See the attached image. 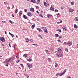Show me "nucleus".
I'll list each match as a JSON object with an SVG mask.
<instances>
[{
    "label": "nucleus",
    "instance_id": "nucleus-21",
    "mask_svg": "<svg viewBox=\"0 0 78 78\" xmlns=\"http://www.w3.org/2000/svg\"><path fill=\"white\" fill-rule=\"evenodd\" d=\"M17 12H18V9H16L15 10V13H16V14H17Z\"/></svg>",
    "mask_w": 78,
    "mask_h": 78
},
{
    "label": "nucleus",
    "instance_id": "nucleus-43",
    "mask_svg": "<svg viewBox=\"0 0 78 78\" xmlns=\"http://www.w3.org/2000/svg\"><path fill=\"white\" fill-rule=\"evenodd\" d=\"M49 50L51 51H52V49L51 48H49Z\"/></svg>",
    "mask_w": 78,
    "mask_h": 78
},
{
    "label": "nucleus",
    "instance_id": "nucleus-6",
    "mask_svg": "<svg viewBox=\"0 0 78 78\" xmlns=\"http://www.w3.org/2000/svg\"><path fill=\"white\" fill-rule=\"evenodd\" d=\"M11 58H9L8 59H9L8 60H7L6 62V64H7L8 62H10V61H11Z\"/></svg>",
    "mask_w": 78,
    "mask_h": 78
},
{
    "label": "nucleus",
    "instance_id": "nucleus-8",
    "mask_svg": "<svg viewBox=\"0 0 78 78\" xmlns=\"http://www.w3.org/2000/svg\"><path fill=\"white\" fill-rule=\"evenodd\" d=\"M44 6H49V4H47V3H46V2H44Z\"/></svg>",
    "mask_w": 78,
    "mask_h": 78
},
{
    "label": "nucleus",
    "instance_id": "nucleus-54",
    "mask_svg": "<svg viewBox=\"0 0 78 78\" xmlns=\"http://www.w3.org/2000/svg\"><path fill=\"white\" fill-rule=\"evenodd\" d=\"M16 56L17 58H18V55H16Z\"/></svg>",
    "mask_w": 78,
    "mask_h": 78
},
{
    "label": "nucleus",
    "instance_id": "nucleus-59",
    "mask_svg": "<svg viewBox=\"0 0 78 78\" xmlns=\"http://www.w3.org/2000/svg\"><path fill=\"white\" fill-rule=\"evenodd\" d=\"M14 5H12V7L13 8H14Z\"/></svg>",
    "mask_w": 78,
    "mask_h": 78
},
{
    "label": "nucleus",
    "instance_id": "nucleus-30",
    "mask_svg": "<svg viewBox=\"0 0 78 78\" xmlns=\"http://www.w3.org/2000/svg\"><path fill=\"white\" fill-rule=\"evenodd\" d=\"M65 51H66L67 52H69V51L68 50V49L67 48H65Z\"/></svg>",
    "mask_w": 78,
    "mask_h": 78
},
{
    "label": "nucleus",
    "instance_id": "nucleus-62",
    "mask_svg": "<svg viewBox=\"0 0 78 78\" xmlns=\"http://www.w3.org/2000/svg\"><path fill=\"white\" fill-rule=\"evenodd\" d=\"M5 34H6L7 33L6 32V31H5Z\"/></svg>",
    "mask_w": 78,
    "mask_h": 78
},
{
    "label": "nucleus",
    "instance_id": "nucleus-26",
    "mask_svg": "<svg viewBox=\"0 0 78 78\" xmlns=\"http://www.w3.org/2000/svg\"><path fill=\"white\" fill-rule=\"evenodd\" d=\"M44 32H45L46 33H47V29H45V30H44Z\"/></svg>",
    "mask_w": 78,
    "mask_h": 78
},
{
    "label": "nucleus",
    "instance_id": "nucleus-60",
    "mask_svg": "<svg viewBox=\"0 0 78 78\" xmlns=\"http://www.w3.org/2000/svg\"><path fill=\"white\" fill-rule=\"evenodd\" d=\"M7 8H8L9 9H10V7H8Z\"/></svg>",
    "mask_w": 78,
    "mask_h": 78
},
{
    "label": "nucleus",
    "instance_id": "nucleus-36",
    "mask_svg": "<svg viewBox=\"0 0 78 78\" xmlns=\"http://www.w3.org/2000/svg\"><path fill=\"white\" fill-rule=\"evenodd\" d=\"M46 28V27H42V29L43 30H45V29H46V28Z\"/></svg>",
    "mask_w": 78,
    "mask_h": 78
},
{
    "label": "nucleus",
    "instance_id": "nucleus-9",
    "mask_svg": "<svg viewBox=\"0 0 78 78\" xmlns=\"http://www.w3.org/2000/svg\"><path fill=\"white\" fill-rule=\"evenodd\" d=\"M27 15H28V16H29L30 17H31V16H32L31 13L30 12H29L27 13Z\"/></svg>",
    "mask_w": 78,
    "mask_h": 78
},
{
    "label": "nucleus",
    "instance_id": "nucleus-55",
    "mask_svg": "<svg viewBox=\"0 0 78 78\" xmlns=\"http://www.w3.org/2000/svg\"><path fill=\"white\" fill-rule=\"evenodd\" d=\"M60 22H58L57 23L58 24H59V23H60Z\"/></svg>",
    "mask_w": 78,
    "mask_h": 78
},
{
    "label": "nucleus",
    "instance_id": "nucleus-56",
    "mask_svg": "<svg viewBox=\"0 0 78 78\" xmlns=\"http://www.w3.org/2000/svg\"><path fill=\"white\" fill-rule=\"evenodd\" d=\"M9 46L10 47H11V44H10V43L9 44Z\"/></svg>",
    "mask_w": 78,
    "mask_h": 78
},
{
    "label": "nucleus",
    "instance_id": "nucleus-25",
    "mask_svg": "<svg viewBox=\"0 0 78 78\" xmlns=\"http://www.w3.org/2000/svg\"><path fill=\"white\" fill-rule=\"evenodd\" d=\"M37 30H38V31H39V32H41V31H42V30H41V29H39V28H37Z\"/></svg>",
    "mask_w": 78,
    "mask_h": 78
},
{
    "label": "nucleus",
    "instance_id": "nucleus-41",
    "mask_svg": "<svg viewBox=\"0 0 78 78\" xmlns=\"http://www.w3.org/2000/svg\"><path fill=\"white\" fill-rule=\"evenodd\" d=\"M10 35L12 36V37H14V35H13V34H12Z\"/></svg>",
    "mask_w": 78,
    "mask_h": 78
},
{
    "label": "nucleus",
    "instance_id": "nucleus-52",
    "mask_svg": "<svg viewBox=\"0 0 78 78\" xmlns=\"http://www.w3.org/2000/svg\"><path fill=\"white\" fill-rule=\"evenodd\" d=\"M36 9H39V7L38 6H36Z\"/></svg>",
    "mask_w": 78,
    "mask_h": 78
},
{
    "label": "nucleus",
    "instance_id": "nucleus-1",
    "mask_svg": "<svg viewBox=\"0 0 78 78\" xmlns=\"http://www.w3.org/2000/svg\"><path fill=\"white\" fill-rule=\"evenodd\" d=\"M58 52L59 53H62V48H59L58 49Z\"/></svg>",
    "mask_w": 78,
    "mask_h": 78
},
{
    "label": "nucleus",
    "instance_id": "nucleus-28",
    "mask_svg": "<svg viewBox=\"0 0 78 78\" xmlns=\"http://www.w3.org/2000/svg\"><path fill=\"white\" fill-rule=\"evenodd\" d=\"M57 31H59L60 33H61V30L58 29L57 30Z\"/></svg>",
    "mask_w": 78,
    "mask_h": 78
},
{
    "label": "nucleus",
    "instance_id": "nucleus-24",
    "mask_svg": "<svg viewBox=\"0 0 78 78\" xmlns=\"http://www.w3.org/2000/svg\"><path fill=\"white\" fill-rule=\"evenodd\" d=\"M24 57H25V58H27V54H25L24 55H23Z\"/></svg>",
    "mask_w": 78,
    "mask_h": 78
},
{
    "label": "nucleus",
    "instance_id": "nucleus-17",
    "mask_svg": "<svg viewBox=\"0 0 78 78\" xmlns=\"http://www.w3.org/2000/svg\"><path fill=\"white\" fill-rule=\"evenodd\" d=\"M31 2L33 3H36V1L35 0H31Z\"/></svg>",
    "mask_w": 78,
    "mask_h": 78
},
{
    "label": "nucleus",
    "instance_id": "nucleus-14",
    "mask_svg": "<svg viewBox=\"0 0 78 78\" xmlns=\"http://www.w3.org/2000/svg\"><path fill=\"white\" fill-rule=\"evenodd\" d=\"M23 17L25 19H27V16L25 15H23Z\"/></svg>",
    "mask_w": 78,
    "mask_h": 78
},
{
    "label": "nucleus",
    "instance_id": "nucleus-15",
    "mask_svg": "<svg viewBox=\"0 0 78 78\" xmlns=\"http://www.w3.org/2000/svg\"><path fill=\"white\" fill-rule=\"evenodd\" d=\"M47 54H50V51L48 50H46L45 51Z\"/></svg>",
    "mask_w": 78,
    "mask_h": 78
},
{
    "label": "nucleus",
    "instance_id": "nucleus-10",
    "mask_svg": "<svg viewBox=\"0 0 78 78\" xmlns=\"http://www.w3.org/2000/svg\"><path fill=\"white\" fill-rule=\"evenodd\" d=\"M74 11V9H69V12H73Z\"/></svg>",
    "mask_w": 78,
    "mask_h": 78
},
{
    "label": "nucleus",
    "instance_id": "nucleus-12",
    "mask_svg": "<svg viewBox=\"0 0 78 78\" xmlns=\"http://www.w3.org/2000/svg\"><path fill=\"white\" fill-rule=\"evenodd\" d=\"M74 27L75 28H76V29H77V28H78V26L76 25L75 24L74 25Z\"/></svg>",
    "mask_w": 78,
    "mask_h": 78
},
{
    "label": "nucleus",
    "instance_id": "nucleus-29",
    "mask_svg": "<svg viewBox=\"0 0 78 78\" xmlns=\"http://www.w3.org/2000/svg\"><path fill=\"white\" fill-rule=\"evenodd\" d=\"M30 9L31 11H33V12L34 11V8H31Z\"/></svg>",
    "mask_w": 78,
    "mask_h": 78
},
{
    "label": "nucleus",
    "instance_id": "nucleus-27",
    "mask_svg": "<svg viewBox=\"0 0 78 78\" xmlns=\"http://www.w3.org/2000/svg\"><path fill=\"white\" fill-rule=\"evenodd\" d=\"M37 4H39V2H40V0H37Z\"/></svg>",
    "mask_w": 78,
    "mask_h": 78
},
{
    "label": "nucleus",
    "instance_id": "nucleus-45",
    "mask_svg": "<svg viewBox=\"0 0 78 78\" xmlns=\"http://www.w3.org/2000/svg\"><path fill=\"white\" fill-rule=\"evenodd\" d=\"M16 45H15L14 46V49H16Z\"/></svg>",
    "mask_w": 78,
    "mask_h": 78
},
{
    "label": "nucleus",
    "instance_id": "nucleus-19",
    "mask_svg": "<svg viewBox=\"0 0 78 78\" xmlns=\"http://www.w3.org/2000/svg\"><path fill=\"white\" fill-rule=\"evenodd\" d=\"M28 61H29V62H30V61H32V59L30 58L29 59H27Z\"/></svg>",
    "mask_w": 78,
    "mask_h": 78
},
{
    "label": "nucleus",
    "instance_id": "nucleus-57",
    "mask_svg": "<svg viewBox=\"0 0 78 78\" xmlns=\"http://www.w3.org/2000/svg\"><path fill=\"white\" fill-rule=\"evenodd\" d=\"M61 9H64V8H63V7H61Z\"/></svg>",
    "mask_w": 78,
    "mask_h": 78
},
{
    "label": "nucleus",
    "instance_id": "nucleus-20",
    "mask_svg": "<svg viewBox=\"0 0 78 78\" xmlns=\"http://www.w3.org/2000/svg\"><path fill=\"white\" fill-rule=\"evenodd\" d=\"M47 17H52V15L48 14L47 15Z\"/></svg>",
    "mask_w": 78,
    "mask_h": 78
},
{
    "label": "nucleus",
    "instance_id": "nucleus-64",
    "mask_svg": "<svg viewBox=\"0 0 78 78\" xmlns=\"http://www.w3.org/2000/svg\"><path fill=\"white\" fill-rule=\"evenodd\" d=\"M60 23H62V20L60 21Z\"/></svg>",
    "mask_w": 78,
    "mask_h": 78
},
{
    "label": "nucleus",
    "instance_id": "nucleus-53",
    "mask_svg": "<svg viewBox=\"0 0 78 78\" xmlns=\"http://www.w3.org/2000/svg\"><path fill=\"white\" fill-rule=\"evenodd\" d=\"M64 44H65V45H67V43L64 42Z\"/></svg>",
    "mask_w": 78,
    "mask_h": 78
},
{
    "label": "nucleus",
    "instance_id": "nucleus-37",
    "mask_svg": "<svg viewBox=\"0 0 78 78\" xmlns=\"http://www.w3.org/2000/svg\"><path fill=\"white\" fill-rule=\"evenodd\" d=\"M20 60H17V61H16V62L17 63H18V62H20Z\"/></svg>",
    "mask_w": 78,
    "mask_h": 78
},
{
    "label": "nucleus",
    "instance_id": "nucleus-50",
    "mask_svg": "<svg viewBox=\"0 0 78 78\" xmlns=\"http://www.w3.org/2000/svg\"><path fill=\"white\" fill-rule=\"evenodd\" d=\"M20 65H21V67H23V64H21Z\"/></svg>",
    "mask_w": 78,
    "mask_h": 78
},
{
    "label": "nucleus",
    "instance_id": "nucleus-58",
    "mask_svg": "<svg viewBox=\"0 0 78 78\" xmlns=\"http://www.w3.org/2000/svg\"><path fill=\"white\" fill-rule=\"evenodd\" d=\"M36 12H37V14H39V11H38L37 10L36 11Z\"/></svg>",
    "mask_w": 78,
    "mask_h": 78
},
{
    "label": "nucleus",
    "instance_id": "nucleus-51",
    "mask_svg": "<svg viewBox=\"0 0 78 78\" xmlns=\"http://www.w3.org/2000/svg\"><path fill=\"white\" fill-rule=\"evenodd\" d=\"M12 17H14V14L12 15Z\"/></svg>",
    "mask_w": 78,
    "mask_h": 78
},
{
    "label": "nucleus",
    "instance_id": "nucleus-23",
    "mask_svg": "<svg viewBox=\"0 0 78 78\" xmlns=\"http://www.w3.org/2000/svg\"><path fill=\"white\" fill-rule=\"evenodd\" d=\"M31 27L32 29H33V28L35 27V24H34L33 25H32L31 26Z\"/></svg>",
    "mask_w": 78,
    "mask_h": 78
},
{
    "label": "nucleus",
    "instance_id": "nucleus-49",
    "mask_svg": "<svg viewBox=\"0 0 78 78\" xmlns=\"http://www.w3.org/2000/svg\"><path fill=\"white\" fill-rule=\"evenodd\" d=\"M6 66L7 67H8V63H6Z\"/></svg>",
    "mask_w": 78,
    "mask_h": 78
},
{
    "label": "nucleus",
    "instance_id": "nucleus-46",
    "mask_svg": "<svg viewBox=\"0 0 78 78\" xmlns=\"http://www.w3.org/2000/svg\"><path fill=\"white\" fill-rule=\"evenodd\" d=\"M58 42H61V40H58Z\"/></svg>",
    "mask_w": 78,
    "mask_h": 78
},
{
    "label": "nucleus",
    "instance_id": "nucleus-40",
    "mask_svg": "<svg viewBox=\"0 0 78 78\" xmlns=\"http://www.w3.org/2000/svg\"><path fill=\"white\" fill-rule=\"evenodd\" d=\"M53 6L52 5H51V7L50 8V10H51V8H53Z\"/></svg>",
    "mask_w": 78,
    "mask_h": 78
},
{
    "label": "nucleus",
    "instance_id": "nucleus-4",
    "mask_svg": "<svg viewBox=\"0 0 78 78\" xmlns=\"http://www.w3.org/2000/svg\"><path fill=\"white\" fill-rule=\"evenodd\" d=\"M66 45H69V46L72 45V42L69 41L67 42Z\"/></svg>",
    "mask_w": 78,
    "mask_h": 78
},
{
    "label": "nucleus",
    "instance_id": "nucleus-61",
    "mask_svg": "<svg viewBox=\"0 0 78 78\" xmlns=\"http://www.w3.org/2000/svg\"><path fill=\"white\" fill-rule=\"evenodd\" d=\"M4 3L5 5H6V2H4Z\"/></svg>",
    "mask_w": 78,
    "mask_h": 78
},
{
    "label": "nucleus",
    "instance_id": "nucleus-47",
    "mask_svg": "<svg viewBox=\"0 0 78 78\" xmlns=\"http://www.w3.org/2000/svg\"><path fill=\"white\" fill-rule=\"evenodd\" d=\"M55 12H58V10L57 9H55Z\"/></svg>",
    "mask_w": 78,
    "mask_h": 78
},
{
    "label": "nucleus",
    "instance_id": "nucleus-13",
    "mask_svg": "<svg viewBox=\"0 0 78 78\" xmlns=\"http://www.w3.org/2000/svg\"><path fill=\"white\" fill-rule=\"evenodd\" d=\"M66 72V69H65V70H64L63 72L61 73V75H63L64 74V73H65V72Z\"/></svg>",
    "mask_w": 78,
    "mask_h": 78
},
{
    "label": "nucleus",
    "instance_id": "nucleus-35",
    "mask_svg": "<svg viewBox=\"0 0 78 78\" xmlns=\"http://www.w3.org/2000/svg\"><path fill=\"white\" fill-rule=\"evenodd\" d=\"M55 36H56V37H58L59 36V35L58 34H55Z\"/></svg>",
    "mask_w": 78,
    "mask_h": 78
},
{
    "label": "nucleus",
    "instance_id": "nucleus-5",
    "mask_svg": "<svg viewBox=\"0 0 78 78\" xmlns=\"http://www.w3.org/2000/svg\"><path fill=\"white\" fill-rule=\"evenodd\" d=\"M57 56L58 58H59V57H61V56H63V54L62 53H60L59 55H58V54H57Z\"/></svg>",
    "mask_w": 78,
    "mask_h": 78
},
{
    "label": "nucleus",
    "instance_id": "nucleus-39",
    "mask_svg": "<svg viewBox=\"0 0 78 78\" xmlns=\"http://www.w3.org/2000/svg\"><path fill=\"white\" fill-rule=\"evenodd\" d=\"M2 23H6V22L5 21H2Z\"/></svg>",
    "mask_w": 78,
    "mask_h": 78
},
{
    "label": "nucleus",
    "instance_id": "nucleus-42",
    "mask_svg": "<svg viewBox=\"0 0 78 78\" xmlns=\"http://www.w3.org/2000/svg\"><path fill=\"white\" fill-rule=\"evenodd\" d=\"M71 3L72 5H74V3H73V2H71Z\"/></svg>",
    "mask_w": 78,
    "mask_h": 78
},
{
    "label": "nucleus",
    "instance_id": "nucleus-16",
    "mask_svg": "<svg viewBox=\"0 0 78 78\" xmlns=\"http://www.w3.org/2000/svg\"><path fill=\"white\" fill-rule=\"evenodd\" d=\"M58 75H59V76H62V75H61V74H59V73H57L56 74V76H58Z\"/></svg>",
    "mask_w": 78,
    "mask_h": 78
},
{
    "label": "nucleus",
    "instance_id": "nucleus-32",
    "mask_svg": "<svg viewBox=\"0 0 78 78\" xmlns=\"http://www.w3.org/2000/svg\"><path fill=\"white\" fill-rule=\"evenodd\" d=\"M29 41H30V42H33V40L32 39H30Z\"/></svg>",
    "mask_w": 78,
    "mask_h": 78
},
{
    "label": "nucleus",
    "instance_id": "nucleus-33",
    "mask_svg": "<svg viewBox=\"0 0 78 78\" xmlns=\"http://www.w3.org/2000/svg\"><path fill=\"white\" fill-rule=\"evenodd\" d=\"M25 76H26L27 78H28L29 77V76H28V75H27V74H26L25 75Z\"/></svg>",
    "mask_w": 78,
    "mask_h": 78
},
{
    "label": "nucleus",
    "instance_id": "nucleus-11",
    "mask_svg": "<svg viewBox=\"0 0 78 78\" xmlns=\"http://www.w3.org/2000/svg\"><path fill=\"white\" fill-rule=\"evenodd\" d=\"M22 11H20V13H19V17H20V16H21V15H22Z\"/></svg>",
    "mask_w": 78,
    "mask_h": 78
},
{
    "label": "nucleus",
    "instance_id": "nucleus-48",
    "mask_svg": "<svg viewBox=\"0 0 78 78\" xmlns=\"http://www.w3.org/2000/svg\"><path fill=\"white\" fill-rule=\"evenodd\" d=\"M40 16L41 17H43V16H42V15H40Z\"/></svg>",
    "mask_w": 78,
    "mask_h": 78
},
{
    "label": "nucleus",
    "instance_id": "nucleus-22",
    "mask_svg": "<svg viewBox=\"0 0 78 78\" xmlns=\"http://www.w3.org/2000/svg\"><path fill=\"white\" fill-rule=\"evenodd\" d=\"M9 22L10 23H11V24H12L13 23H14V22H12V21H11V20H10L9 21Z\"/></svg>",
    "mask_w": 78,
    "mask_h": 78
},
{
    "label": "nucleus",
    "instance_id": "nucleus-34",
    "mask_svg": "<svg viewBox=\"0 0 78 78\" xmlns=\"http://www.w3.org/2000/svg\"><path fill=\"white\" fill-rule=\"evenodd\" d=\"M55 67H58V64L57 63L55 64Z\"/></svg>",
    "mask_w": 78,
    "mask_h": 78
},
{
    "label": "nucleus",
    "instance_id": "nucleus-3",
    "mask_svg": "<svg viewBox=\"0 0 78 78\" xmlns=\"http://www.w3.org/2000/svg\"><path fill=\"white\" fill-rule=\"evenodd\" d=\"M27 65L28 66V67H29V69H30V68H32V64H29L27 63Z\"/></svg>",
    "mask_w": 78,
    "mask_h": 78
},
{
    "label": "nucleus",
    "instance_id": "nucleus-7",
    "mask_svg": "<svg viewBox=\"0 0 78 78\" xmlns=\"http://www.w3.org/2000/svg\"><path fill=\"white\" fill-rule=\"evenodd\" d=\"M63 29L64 30H65V31H67V28L66 27L64 26L63 27Z\"/></svg>",
    "mask_w": 78,
    "mask_h": 78
},
{
    "label": "nucleus",
    "instance_id": "nucleus-31",
    "mask_svg": "<svg viewBox=\"0 0 78 78\" xmlns=\"http://www.w3.org/2000/svg\"><path fill=\"white\" fill-rule=\"evenodd\" d=\"M75 21H78V18H76L75 19Z\"/></svg>",
    "mask_w": 78,
    "mask_h": 78
},
{
    "label": "nucleus",
    "instance_id": "nucleus-44",
    "mask_svg": "<svg viewBox=\"0 0 78 78\" xmlns=\"http://www.w3.org/2000/svg\"><path fill=\"white\" fill-rule=\"evenodd\" d=\"M50 11L52 10V11H54V8H51V10H50Z\"/></svg>",
    "mask_w": 78,
    "mask_h": 78
},
{
    "label": "nucleus",
    "instance_id": "nucleus-63",
    "mask_svg": "<svg viewBox=\"0 0 78 78\" xmlns=\"http://www.w3.org/2000/svg\"><path fill=\"white\" fill-rule=\"evenodd\" d=\"M33 45H36V44H33Z\"/></svg>",
    "mask_w": 78,
    "mask_h": 78
},
{
    "label": "nucleus",
    "instance_id": "nucleus-18",
    "mask_svg": "<svg viewBox=\"0 0 78 78\" xmlns=\"http://www.w3.org/2000/svg\"><path fill=\"white\" fill-rule=\"evenodd\" d=\"M30 40L28 38H26L25 40V41L26 42H28V41H29Z\"/></svg>",
    "mask_w": 78,
    "mask_h": 78
},
{
    "label": "nucleus",
    "instance_id": "nucleus-38",
    "mask_svg": "<svg viewBox=\"0 0 78 78\" xmlns=\"http://www.w3.org/2000/svg\"><path fill=\"white\" fill-rule=\"evenodd\" d=\"M24 12H27V9H25L24 10Z\"/></svg>",
    "mask_w": 78,
    "mask_h": 78
},
{
    "label": "nucleus",
    "instance_id": "nucleus-2",
    "mask_svg": "<svg viewBox=\"0 0 78 78\" xmlns=\"http://www.w3.org/2000/svg\"><path fill=\"white\" fill-rule=\"evenodd\" d=\"M0 40H1L2 42H5V38L3 37H0Z\"/></svg>",
    "mask_w": 78,
    "mask_h": 78
}]
</instances>
